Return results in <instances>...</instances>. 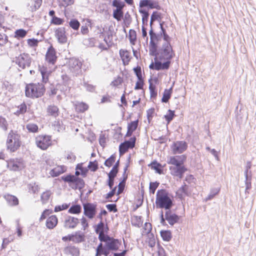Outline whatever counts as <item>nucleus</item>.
<instances>
[{"label": "nucleus", "mask_w": 256, "mask_h": 256, "mask_svg": "<svg viewBox=\"0 0 256 256\" xmlns=\"http://www.w3.org/2000/svg\"><path fill=\"white\" fill-rule=\"evenodd\" d=\"M156 204L160 208L170 210L172 205V202L164 190H158L156 192Z\"/></svg>", "instance_id": "3"}, {"label": "nucleus", "mask_w": 256, "mask_h": 256, "mask_svg": "<svg viewBox=\"0 0 256 256\" xmlns=\"http://www.w3.org/2000/svg\"><path fill=\"white\" fill-rule=\"evenodd\" d=\"M128 38L130 44L132 46L135 45L136 41V33L134 30H130L128 33Z\"/></svg>", "instance_id": "32"}, {"label": "nucleus", "mask_w": 256, "mask_h": 256, "mask_svg": "<svg viewBox=\"0 0 256 256\" xmlns=\"http://www.w3.org/2000/svg\"><path fill=\"white\" fill-rule=\"evenodd\" d=\"M8 168L12 170L16 171L24 167L22 160L21 159H12L7 162Z\"/></svg>", "instance_id": "13"}, {"label": "nucleus", "mask_w": 256, "mask_h": 256, "mask_svg": "<svg viewBox=\"0 0 256 256\" xmlns=\"http://www.w3.org/2000/svg\"><path fill=\"white\" fill-rule=\"evenodd\" d=\"M4 198L10 206H16L18 204V200L16 197L9 194H5Z\"/></svg>", "instance_id": "28"}, {"label": "nucleus", "mask_w": 256, "mask_h": 256, "mask_svg": "<svg viewBox=\"0 0 256 256\" xmlns=\"http://www.w3.org/2000/svg\"><path fill=\"white\" fill-rule=\"evenodd\" d=\"M58 224V218L54 215L50 216L46 221V226L49 229H52Z\"/></svg>", "instance_id": "25"}, {"label": "nucleus", "mask_w": 256, "mask_h": 256, "mask_svg": "<svg viewBox=\"0 0 256 256\" xmlns=\"http://www.w3.org/2000/svg\"><path fill=\"white\" fill-rule=\"evenodd\" d=\"M64 170L62 166H57L51 170L50 172V174L52 177L58 176L64 172Z\"/></svg>", "instance_id": "29"}, {"label": "nucleus", "mask_w": 256, "mask_h": 256, "mask_svg": "<svg viewBox=\"0 0 256 256\" xmlns=\"http://www.w3.org/2000/svg\"><path fill=\"white\" fill-rule=\"evenodd\" d=\"M106 246L108 250H117L121 244L120 242L118 239L110 238L108 242L106 243Z\"/></svg>", "instance_id": "17"}, {"label": "nucleus", "mask_w": 256, "mask_h": 256, "mask_svg": "<svg viewBox=\"0 0 256 256\" xmlns=\"http://www.w3.org/2000/svg\"><path fill=\"white\" fill-rule=\"evenodd\" d=\"M186 157L184 155L170 156L168 158L167 163L170 166L184 165Z\"/></svg>", "instance_id": "15"}, {"label": "nucleus", "mask_w": 256, "mask_h": 256, "mask_svg": "<svg viewBox=\"0 0 256 256\" xmlns=\"http://www.w3.org/2000/svg\"><path fill=\"white\" fill-rule=\"evenodd\" d=\"M39 70L42 76V80L43 82L46 83L48 80V77L52 72V70L48 68L46 66H39Z\"/></svg>", "instance_id": "21"}, {"label": "nucleus", "mask_w": 256, "mask_h": 256, "mask_svg": "<svg viewBox=\"0 0 256 256\" xmlns=\"http://www.w3.org/2000/svg\"><path fill=\"white\" fill-rule=\"evenodd\" d=\"M20 136L12 130L8 133L6 142V146L8 150L10 152H16L20 146Z\"/></svg>", "instance_id": "2"}, {"label": "nucleus", "mask_w": 256, "mask_h": 256, "mask_svg": "<svg viewBox=\"0 0 256 256\" xmlns=\"http://www.w3.org/2000/svg\"><path fill=\"white\" fill-rule=\"evenodd\" d=\"M72 242L76 243H79L84 240V235L80 232H76L74 234H72Z\"/></svg>", "instance_id": "30"}, {"label": "nucleus", "mask_w": 256, "mask_h": 256, "mask_svg": "<svg viewBox=\"0 0 256 256\" xmlns=\"http://www.w3.org/2000/svg\"><path fill=\"white\" fill-rule=\"evenodd\" d=\"M26 128L29 132H38V128L37 124L34 123H28L26 126Z\"/></svg>", "instance_id": "38"}, {"label": "nucleus", "mask_w": 256, "mask_h": 256, "mask_svg": "<svg viewBox=\"0 0 256 256\" xmlns=\"http://www.w3.org/2000/svg\"><path fill=\"white\" fill-rule=\"evenodd\" d=\"M138 120L132 122H131L128 124V129L134 132L138 128Z\"/></svg>", "instance_id": "48"}, {"label": "nucleus", "mask_w": 256, "mask_h": 256, "mask_svg": "<svg viewBox=\"0 0 256 256\" xmlns=\"http://www.w3.org/2000/svg\"><path fill=\"white\" fill-rule=\"evenodd\" d=\"M170 64V61L166 60V62L162 63L158 61L155 62V70H168Z\"/></svg>", "instance_id": "26"}, {"label": "nucleus", "mask_w": 256, "mask_h": 256, "mask_svg": "<svg viewBox=\"0 0 256 256\" xmlns=\"http://www.w3.org/2000/svg\"><path fill=\"white\" fill-rule=\"evenodd\" d=\"M67 65L70 72L74 74L77 75L81 72L82 63L78 59L74 58H70Z\"/></svg>", "instance_id": "8"}, {"label": "nucleus", "mask_w": 256, "mask_h": 256, "mask_svg": "<svg viewBox=\"0 0 256 256\" xmlns=\"http://www.w3.org/2000/svg\"><path fill=\"white\" fill-rule=\"evenodd\" d=\"M45 91L42 84H30L26 86L25 94L26 96L30 98H38L42 96Z\"/></svg>", "instance_id": "1"}, {"label": "nucleus", "mask_w": 256, "mask_h": 256, "mask_svg": "<svg viewBox=\"0 0 256 256\" xmlns=\"http://www.w3.org/2000/svg\"><path fill=\"white\" fill-rule=\"evenodd\" d=\"M104 223L102 222H100L96 226V234H98L102 232H104Z\"/></svg>", "instance_id": "61"}, {"label": "nucleus", "mask_w": 256, "mask_h": 256, "mask_svg": "<svg viewBox=\"0 0 256 256\" xmlns=\"http://www.w3.org/2000/svg\"><path fill=\"white\" fill-rule=\"evenodd\" d=\"M120 54L124 63H125L126 62L127 63L130 60V58L129 53L127 50H120Z\"/></svg>", "instance_id": "33"}, {"label": "nucleus", "mask_w": 256, "mask_h": 256, "mask_svg": "<svg viewBox=\"0 0 256 256\" xmlns=\"http://www.w3.org/2000/svg\"><path fill=\"white\" fill-rule=\"evenodd\" d=\"M27 34V32L24 29H19L15 32V37L20 38H24Z\"/></svg>", "instance_id": "43"}, {"label": "nucleus", "mask_w": 256, "mask_h": 256, "mask_svg": "<svg viewBox=\"0 0 256 256\" xmlns=\"http://www.w3.org/2000/svg\"><path fill=\"white\" fill-rule=\"evenodd\" d=\"M70 26L73 29L76 30L80 27V22L76 20H72L70 22Z\"/></svg>", "instance_id": "52"}, {"label": "nucleus", "mask_w": 256, "mask_h": 256, "mask_svg": "<svg viewBox=\"0 0 256 256\" xmlns=\"http://www.w3.org/2000/svg\"><path fill=\"white\" fill-rule=\"evenodd\" d=\"M79 222L78 218L67 216L64 218V226L66 228H74Z\"/></svg>", "instance_id": "16"}, {"label": "nucleus", "mask_w": 256, "mask_h": 256, "mask_svg": "<svg viewBox=\"0 0 256 256\" xmlns=\"http://www.w3.org/2000/svg\"><path fill=\"white\" fill-rule=\"evenodd\" d=\"M152 168L156 172L159 174H162V170L160 168L161 167V164L156 162H152L151 164Z\"/></svg>", "instance_id": "42"}, {"label": "nucleus", "mask_w": 256, "mask_h": 256, "mask_svg": "<svg viewBox=\"0 0 256 256\" xmlns=\"http://www.w3.org/2000/svg\"><path fill=\"white\" fill-rule=\"evenodd\" d=\"M36 146L42 150H46L52 143L51 136H38L36 138Z\"/></svg>", "instance_id": "9"}, {"label": "nucleus", "mask_w": 256, "mask_h": 256, "mask_svg": "<svg viewBox=\"0 0 256 256\" xmlns=\"http://www.w3.org/2000/svg\"><path fill=\"white\" fill-rule=\"evenodd\" d=\"M28 188L30 192L34 194L38 192V186L36 184H30L28 185Z\"/></svg>", "instance_id": "56"}, {"label": "nucleus", "mask_w": 256, "mask_h": 256, "mask_svg": "<svg viewBox=\"0 0 256 256\" xmlns=\"http://www.w3.org/2000/svg\"><path fill=\"white\" fill-rule=\"evenodd\" d=\"M13 62L18 64L20 68L24 69L30 66L32 58L28 54L23 53L16 56Z\"/></svg>", "instance_id": "7"}, {"label": "nucleus", "mask_w": 256, "mask_h": 256, "mask_svg": "<svg viewBox=\"0 0 256 256\" xmlns=\"http://www.w3.org/2000/svg\"><path fill=\"white\" fill-rule=\"evenodd\" d=\"M34 5L32 8V10H38L42 4V0H33Z\"/></svg>", "instance_id": "60"}, {"label": "nucleus", "mask_w": 256, "mask_h": 256, "mask_svg": "<svg viewBox=\"0 0 256 256\" xmlns=\"http://www.w3.org/2000/svg\"><path fill=\"white\" fill-rule=\"evenodd\" d=\"M124 13L122 10H114L113 12V16L117 20L120 21L123 17Z\"/></svg>", "instance_id": "41"}, {"label": "nucleus", "mask_w": 256, "mask_h": 256, "mask_svg": "<svg viewBox=\"0 0 256 256\" xmlns=\"http://www.w3.org/2000/svg\"><path fill=\"white\" fill-rule=\"evenodd\" d=\"M56 52L53 47L50 46L48 48L46 55V60L50 64H54L56 62Z\"/></svg>", "instance_id": "19"}, {"label": "nucleus", "mask_w": 256, "mask_h": 256, "mask_svg": "<svg viewBox=\"0 0 256 256\" xmlns=\"http://www.w3.org/2000/svg\"><path fill=\"white\" fill-rule=\"evenodd\" d=\"M112 6L116 8V10H122L125 4L124 2H121L120 0H114L112 2Z\"/></svg>", "instance_id": "45"}, {"label": "nucleus", "mask_w": 256, "mask_h": 256, "mask_svg": "<svg viewBox=\"0 0 256 256\" xmlns=\"http://www.w3.org/2000/svg\"><path fill=\"white\" fill-rule=\"evenodd\" d=\"M140 12L142 14V22L143 26L147 24L149 17L148 12L144 10H140Z\"/></svg>", "instance_id": "35"}, {"label": "nucleus", "mask_w": 256, "mask_h": 256, "mask_svg": "<svg viewBox=\"0 0 256 256\" xmlns=\"http://www.w3.org/2000/svg\"><path fill=\"white\" fill-rule=\"evenodd\" d=\"M136 138L133 137L130 138L129 140L126 141L122 143L119 146V152L120 154L125 153L129 148H133L135 146Z\"/></svg>", "instance_id": "14"}, {"label": "nucleus", "mask_w": 256, "mask_h": 256, "mask_svg": "<svg viewBox=\"0 0 256 256\" xmlns=\"http://www.w3.org/2000/svg\"><path fill=\"white\" fill-rule=\"evenodd\" d=\"M188 148V144L184 141H176L174 142L171 146L174 154H180L184 152Z\"/></svg>", "instance_id": "11"}, {"label": "nucleus", "mask_w": 256, "mask_h": 256, "mask_svg": "<svg viewBox=\"0 0 256 256\" xmlns=\"http://www.w3.org/2000/svg\"><path fill=\"white\" fill-rule=\"evenodd\" d=\"M116 160V155L112 154L109 158H108L104 162V165L108 167H110L114 162Z\"/></svg>", "instance_id": "44"}, {"label": "nucleus", "mask_w": 256, "mask_h": 256, "mask_svg": "<svg viewBox=\"0 0 256 256\" xmlns=\"http://www.w3.org/2000/svg\"><path fill=\"white\" fill-rule=\"evenodd\" d=\"M98 234V238L100 242H104L106 243V241L108 242V240L110 238V237L104 234V232H100Z\"/></svg>", "instance_id": "50"}, {"label": "nucleus", "mask_w": 256, "mask_h": 256, "mask_svg": "<svg viewBox=\"0 0 256 256\" xmlns=\"http://www.w3.org/2000/svg\"><path fill=\"white\" fill-rule=\"evenodd\" d=\"M52 192L50 190L44 192L41 196V200L43 204L46 203L50 199Z\"/></svg>", "instance_id": "40"}, {"label": "nucleus", "mask_w": 256, "mask_h": 256, "mask_svg": "<svg viewBox=\"0 0 256 256\" xmlns=\"http://www.w3.org/2000/svg\"><path fill=\"white\" fill-rule=\"evenodd\" d=\"M148 246L153 248L156 244V240L153 234H149L148 235V240H147Z\"/></svg>", "instance_id": "46"}, {"label": "nucleus", "mask_w": 256, "mask_h": 256, "mask_svg": "<svg viewBox=\"0 0 256 256\" xmlns=\"http://www.w3.org/2000/svg\"><path fill=\"white\" fill-rule=\"evenodd\" d=\"M88 167L92 171L96 172L98 168V162L96 161L90 162Z\"/></svg>", "instance_id": "57"}, {"label": "nucleus", "mask_w": 256, "mask_h": 256, "mask_svg": "<svg viewBox=\"0 0 256 256\" xmlns=\"http://www.w3.org/2000/svg\"><path fill=\"white\" fill-rule=\"evenodd\" d=\"M82 208L79 204L72 206L68 210V212L70 214H78L81 212Z\"/></svg>", "instance_id": "39"}, {"label": "nucleus", "mask_w": 256, "mask_h": 256, "mask_svg": "<svg viewBox=\"0 0 256 256\" xmlns=\"http://www.w3.org/2000/svg\"><path fill=\"white\" fill-rule=\"evenodd\" d=\"M55 36L60 44H65L67 41L66 31L64 28H59L55 31Z\"/></svg>", "instance_id": "18"}, {"label": "nucleus", "mask_w": 256, "mask_h": 256, "mask_svg": "<svg viewBox=\"0 0 256 256\" xmlns=\"http://www.w3.org/2000/svg\"><path fill=\"white\" fill-rule=\"evenodd\" d=\"M26 106L25 104H21L18 107V110L16 112L17 114H23L24 112H26Z\"/></svg>", "instance_id": "58"}, {"label": "nucleus", "mask_w": 256, "mask_h": 256, "mask_svg": "<svg viewBox=\"0 0 256 256\" xmlns=\"http://www.w3.org/2000/svg\"><path fill=\"white\" fill-rule=\"evenodd\" d=\"M149 89L151 98H155L157 96V92L156 90V86L151 82H150Z\"/></svg>", "instance_id": "47"}, {"label": "nucleus", "mask_w": 256, "mask_h": 256, "mask_svg": "<svg viewBox=\"0 0 256 256\" xmlns=\"http://www.w3.org/2000/svg\"><path fill=\"white\" fill-rule=\"evenodd\" d=\"M220 188H213L210 190V192L208 196L206 198V201L213 198L220 192Z\"/></svg>", "instance_id": "36"}, {"label": "nucleus", "mask_w": 256, "mask_h": 256, "mask_svg": "<svg viewBox=\"0 0 256 256\" xmlns=\"http://www.w3.org/2000/svg\"><path fill=\"white\" fill-rule=\"evenodd\" d=\"M144 228V231L143 232V234H146L148 235H149V234H152V233H150L152 227V224L150 223L146 222Z\"/></svg>", "instance_id": "49"}, {"label": "nucleus", "mask_w": 256, "mask_h": 256, "mask_svg": "<svg viewBox=\"0 0 256 256\" xmlns=\"http://www.w3.org/2000/svg\"><path fill=\"white\" fill-rule=\"evenodd\" d=\"M157 56L161 60L170 61L174 56L175 54L172 50L170 43L164 42L159 50V52H157Z\"/></svg>", "instance_id": "4"}, {"label": "nucleus", "mask_w": 256, "mask_h": 256, "mask_svg": "<svg viewBox=\"0 0 256 256\" xmlns=\"http://www.w3.org/2000/svg\"><path fill=\"white\" fill-rule=\"evenodd\" d=\"M174 116V111L169 110L168 114L164 116L166 120L169 123L172 119Z\"/></svg>", "instance_id": "53"}, {"label": "nucleus", "mask_w": 256, "mask_h": 256, "mask_svg": "<svg viewBox=\"0 0 256 256\" xmlns=\"http://www.w3.org/2000/svg\"><path fill=\"white\" fill-rule=\"evenodd\" d=\"M160 235L164 241L168 242L172 238V234L169 230H162L160 232Z\"/></svg>", "instance_id": "37"}, {"label": "nucleus", "mask_w": 256, "mask_h": 256, "mask_svg": "<svg viewBox=\"0 0 256 256\" xmlns=\"http://www.w3.org/2000/svg\"><path fill=\"white\" fill-rule=\"evenodd\" d=\"M96 205L92 203H86L84 204V214L90 219L94 218L96 212Z\"/></svg>", "instance_id": "12"}, {"label": "nucleus", "mask_w": 256, "mask_h": 256, "mask_svg": "<svg viewBox=\"0 0 256 256\" xmlns=\"http://www.w3.org/2000/svg\"><path fill=\"white\" fill-rule=\"evenodd\" d=\"M160 18V15L157 12H154L152 14L150 18V27H152L153 22L155 21L156 20H158V18Z\"/></svg>", "instance_id": "59"}, {"label": "nucleus", "mask_w": 256, "mask_h": 256, "mask_svg": "<svg viewBox=\"0 0 256 256\" xmlns=\"http://www.w3.org/2000/svg\"><path fill=\"white\" fill-rule=\"evenodd\" d=\"M0 127L5 131L8 130L7 121L2 116H0Z\"/></svg>", "instance_id": "51"}, {"label": "nucleus", "mask_w": 256, "mask_h": 256, "mask_svg": "<svg viewBox=\"0 0 256 256\" xmlns=\"http://www.w3.org/2000/svg\"><path fill=\"white\" fill-rule=\"evenodd\" d=\"M64 20L56 16H54L52 20V22L54 24L60 25L62 24Z\"/></svg>", "instance_id": "63"}, {"label": "nucleus", "mask_w": 256, "mask_h": 256, "mask_svg": "<svg viewBox=\"0 0 256 256\" xmlns=\"http://www.w3.org/2000/svg\"><path fill=\"white\" fill-rule=\"evenodd\" d=\"M172 87H171L170 89H166L164 92L163 96L162 99V101L163 102L166 103L168 102L169 99L170 98L171 94L172 93Z\"/></svg>", "instance_id": "31"}, {"label": "nucleus", "mask_w": 256, "mask_h": 256, "mask_svg": "<svg viewBox=\"0 0 256 256\" xmlns=\"http://www.w3.org/2000/svg\"><path fill=\"white\" fill-rule=\"evenodd\" d=\"M118 171V169L114 167H112L111 170L110 172L108 174V176L112 178H114Z\"/></svg>", "instance_id": "64"}, {"label": "nucleus", "mask_w": 256, "mask_h": 256, "mask_svg": "<svg viewBox=\"0 0 256 256\" xmlns=\"http://www.w3.org/2000/svg\"><path fill=\"white\" fill-rule=\"evenodd\" d=\"M150 42L149 46L150 54L152 56H157V50L159 41L161 40V35L155 33L152 28L150 30Z\"/></svg>", "instance_id": "5"}, {"label": "nucleus", "mask_w": 256, "mask_h": 256, "mask_svg": "<svg viewBox=\"0 0 256 256\" xmlns=\"http://www.w3.org/2000/svg\"><path fill=\"white\" fill-rule=\"evenodd\" d=\"M47 112L48 115L56 117L58 115L59 110L58 108L54 104L50 105L47 108Z\"/></svg>", "instance_id": "27"}, {"label": "nucleus", "mask_w": 256, "mask_h": 256, "mask_svg": "<svg viewBox=\"0 0 256 256\" xmlns=\"http://www.w3.org/2000/svg\"><path fill=\"white\" fill-rule=\"evenodd\" d=\"M159 185V183L157 182H151L150 184V192L154 194L155 191Z\"/></svg>", "instance_id": "54"}, {"label": "nucleus", "mask_w": 256, "mask_h": 256, "mask_svg": "<svg viewBox=\"0 0 256 256\" xmlns=\"http://www.w3.org/2000/svg\"><path fill=\"white\" fill-rule=\"evenodd\" d=\"M62 180L69 183V186L73 189H81L84 186L83 180L74 175H68L62 178Z\"/></svg>", "instance_id": "6"}, {"label": "nucleus", "mask_w": 256, "mask_h": 256, "mask_svg": "<svg viewBox=\"0 0 256 256\" xmlns=\"http://www.w3.org/2000/svg\"><path fill=\"white\" fill-rule=\"evenodd\" d=\"M139 6L140 8L148 7L150 9H159L160 8V6L156 2L151 0H141L140 2Z\"/></svg>", "instance_id": "22"}, {"label": "nucleus", "mask_w": 256, "mask_h": 256, "mask_svg": "<svg viewBox=\"0 0 256 256\" xmlns=\"http://www.w3.org/2000/svg\"><path fill=\"white\" fill-rule=\"evenodd\" d=\"M88 108V104L84 102H78L76 104V110L80 112H84Z\"/></svg>", "instance_id": "34"}, {"label": "nucleus", "mask_w": 256, "mask_h": 256, "mask_svg": "<svg viewBox=\"0 0 256 256\" xmlns=\"http://www.w3.org/2000/svg\"><path fill=\"white\" fill-rule=\"evenodd\" d=\"M169 170L172 176L179 178H182L184 172L187 170V168L184 165H180L170 166Z\"/></svg>", "instance_id": "10"}, {"label": "nucleus", "mask_w": 256, "mask_h": 256, "mask_svg": "<svg viewBox=\"0 0 256 256\" xmlns=\"http://www.w3.org/2000/svg\"><path fill=\"white\" fill-rule=\"evenodd\" d=\"M64 252L66 254H70L72 256H79V249L74 246H68L64 250Z\"/></svg>", "instance_id": "23"}, {"label": "nucleus", "mask_w": 256, "mask_h": 256, "mask_svg": "<svg viewBox=\"0 0 256 256\" xmlns=\"http://www.w3.org/2000/svg\"><path fill=\"white\" fill-rule=\"evenodd\" d=\"M185 180L189 184H195L196 179L192 175H188L185 178Z\"/></svg>", "instance_id": "62"}, {"label": "nucleus", "mask_w": 256, "mask_h": 256, "mask_svg": "<svg viewBox=\"0 0 256 256\" xmlns=\"http://www.w3.org/2000/svg\"><path fill=\"white\" fill-rule=\"evenodd\" d=\"M165 219L170 225L174 226L178 222L180 216L172 212L170 210H168L165 213Z\"/></svg>", "instance_id": "20"}, {"label": "nucleus", "mask_w": 256, "mask_h": 256, "mask_svg": "<svg viewBox=\"0 0 256 256\" xmlns=\"http://www.w3.org/2000/svg\"><path fill=\"white\" fill-rule=\"evenodd\" d=\"M110 252L106 246H103L102 243H100L96 249V256H100L102 254L108 256Z\"/></svg>", "instance_id": "24"}, {"label": "nucleus", "mask_w": 256, "mask_h": 256, "mask_svg": "<svg viewBox=\"0 0 256 256\" xmlns=\"http://www.w3.org/2000/svg\"><path fill=\"white\" fill-rule=\"evenodd\" d=\"M69 206V205L66 204H64L62 205L56 206L54 208V212H58L62 210L67 209Z\"/></svg>", "instance_id": "55"}]
</instances>
